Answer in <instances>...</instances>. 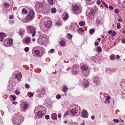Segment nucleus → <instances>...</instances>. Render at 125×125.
<instances>
[{"mask_svg":"<svg viewBox=\"0 0 125 125\" xmlns=\"http://www.w3.org/2000/svg\"><path fill=\"white\" fill-rule=\"evenodd\" d=\"M115 12L117 13H118L119 12V10L118 9H115L114 10Z\"/></svg>","mask_w":125,"mask_h":125,"instance_id":"obj_45","label":"nucleus"},{"mask_svg":"<svg viewBox=\"0 0 125 125\" xmlns=\"http://www.w3.org/2000/svg\"><path fill=\"white\" fill-rule=\"evenodd\" d=\"M120 56L118 55H116V58H117L118 59L120 58Z\"/></svg>","mask_w":125,"mask_h":125,"instance_id":"obj_57","label":"nucleus"},{"mask_svg":"<svg viewBox=\"0 0 125 125\" xmlns=\"http://www.w3.org/2000/svg\"><path fill=\"white\" fill-rule=\"evenodd\" d=\"M52 118L54 120L56 119L57 118L56 114L55 113L52 114Z\"/></svg>","mask_w":125,"mask_h":125,"instance_id":"obj_22","label":"nucleus"},{"mask_svg":"<svg viewBox=\"0 0 125 125\" xmlns=\"http://www.w3.org/2000/svg\"><path fill=\"white\" fill-rule=\"evenodd\" d=\"M102 3L104 5L105 7L107 9L108 8V6L107 4L104 2L102 1H101Z\"/></svg>","mask_w":125,"mask_h":125,"instance_id":"obj_29","label":"nucleus"},{"mask_svg":"<svg viewBox=\"0 0 125 125\" xmlns=\"http://www.w3.org/2000/svg\"><path fill=\"white\" fill-rule=\"evenodd\" d=\"M15 92L16 94L17 95H19L20 93V92L19 91H18L17 90H16L15 91Z\"/></svg>","mask_w":125,"mask_h":125,"instance_id":"obj_52","label":"nucleus"},{"mask_svg":"<svg viewBox=\"0 0 125 125\" xmlns=\"http://www.w3.org/2000/svg\"><path fill=\"white\" fill-rule=\"evenodd\" d=\"M81 68L82 70L84 71L87 70L88 69L87 67L86 66L84 65L82 66H81Z\"/></svg>","mask_w":125,"mask_h":125,"instance_id":"obj_15","label":"nucleus"},{"mask_svg":"<svg viewBox=\"0 0 125 125\" xmlns=\"http://www.w3.org/2000/svg\"><path fill=\"white\" fill-rule=\"evenodd\" d=\"M45 118L47 119L48 120L49 119V115H47L45 116Z\"/></svg>","mask_w":125,"mask_h":125,"instance_id":"obj_47","label":"nucleus"},{"mask_svg":"<svg viewBox=\"0 0 125 125\" xmlns=\"http://www.w3.org/2000/svg\"><path fill=\"white\" fill-rule=\"evenodd\" d=\"M61 115L60 114H59L58 115V117L59 118L61 117Z\"/></svg>","mask_w":125,"mask_h":125,"instance_id":"obj_63","label":"nucleus"},{"mask_svg":"<svg viewBox=\"0 0 125 125\" xmlns=\"http://www.w3.org/2000/svg\"><path fill=\"white\" fill-rule=\"evenodd\" d=\"M94 11L93 10L91 9L90 10V12H89L88 13V14L89 15L91 16L93 15L94 13Z\"/></svg>","mask_w":125,"mask_h":125,"instance_id":"obj_18","label":"nucleus"},{"mask_svg":"<svg viewBox=\"0 0 125 125\" xmlns=\"http://www.w3.org/2000/svg\"><path fill=\"white\" fill-rule=\"evenodd\" d=\"M40 49H41L40 50H42V52H41V54H43L44 53V49L42 48H40Z\"/></svg>","mask_w":125,"mask_h":125,"instance_id":"obj_36","label":"nucleus"},{"mask_svg":"<svg viewBox=\"0 0 125 125\" xmlns=\"http://www.w3.org/2000/svg\"><path fill=\"white\" fill-rule=\"evenodd\" d=\"M120 85L121 86H122L123 87H125V81L124 80L122 81L120 83Z\"/></svg>","mask_w":125,"mask_h":125,"instance_id":"obj_26","label":"nucleus"},{"mask_svg":"<svg viewBox=\"0 0 125 125\" xmlns=\"http://www.w3.org/2000/svg\"><path fill=\"white\" fill-rule=\"evenodd\" d=\"M34 52L36 56H38L40 54V52L39 50H34Z\"/></svg>","mask_w":125,"mask_h":125,"instance_id":"obj_16","label":"nucleus"},{"mask_svg":"<svg viewBox=\"0 0 125 125\" xmlns=\"http://www.w3.org/2000/svg\"><path fill=\"white\" fill-rule=\"evenodd\" d=\"M67 89V88L66 86H64L62 89V91L64 93H65L66 92Z\"/></svg>","mask_w":125,"mask_h":125,"instance_id":"obj_25","label":"nucleus"},{"mask_svg":"<svg viewBox=\"0 0 125 125\" xmlns=\"http://www.w3.org/2000/svg\"><path fill=\"white\" fill-rule=\"evenodd\" d=\"M121 28L120 24V23H118L117 24V28L118 29H119Z\"/></svg>","mask_w":125,"mask_h":125,"instance_id":"obj_38","label":"nucleus"},{"mask_svg":"<svg viewBox=\"0 0 125 125\" xmlns=\"http://www.w3.org/2000/svg\"><path fill=\"white\" fill-rule=\"evenodd\" d=\"M97 52H101L102 51V50L101 48L99 46H98L97 48Z\"/></svg>","mask_w":125,"mask_h":125,"instance_id":"obj_27","label":"nucleus"},{"mask_svg":"<svg viewBox=\"0 0 125 125\" xmlns=\"http://www.w3.org/2000/svg\"><path fill=\"white\" fill-rule=\"evenodd\" d=\"M56 97L58 99H60L61 98V95H60L58 94L57 95Z\"/></svg>","mask_w":125,"mask_h":125,"instance_id":"obj_46","label":"nucleus"},{"mask_svg":"<svg viewBox=\"0 0 125 125\" xmlns=\"http://www.w3.org/2000/svg\"><path fill=\"white\" fill-rule=\"evenodd\" d=\"M83 114L81 115V116L83 118H87L88 116V113L87 111L84 110L82 111Z\"/></svg>","mask_w":125,"mask_h":125,"instance_id":"obj_8","label":"nucleus"},{"mask_svg":"<svg viewBox=\"0 0 125 125\" xmlns=\"http://www.w3.org/2000/svg\"><path fill=\"white\" fill-rule=\"evenodd\" d=\"M27 29L30 31L31 33H32L31 35L32 37H33L36 35V29L35 27L32 26L28 25L27 26Z\"/></svg>","mask_w":125,"mask_h":125,"instance_id":"obj_3","label":"nucleus"},{"mask_svg":"<svg viewBox=\"0 0 125 125\" xmlns=\"http://www.w3.org/2000/svg\"><path fill=\"white\" fill-rule=\"evenodd\" d=\"M116 34V32H115L114 31L112 33V35L113 36H115Z\"/></svg>","mask_w":125,"mask_h":125,"instance_id":"obj_55","label":"nucleus"},{"mask_svg":"<svg viewBox=\"0 0 125 125\" xmlns=\"http://www.w3.org/2000/svg\"><path fill=\"white\" fill-rule=\"evenodd\" d=\"M25 87L26 88H29L30 87V86L28 84L26 83L25 84Z\"/></svg>","mask_w":125,"mask_h":125,"instance_id":"obj_53","label":"nucleus"},{"mask_svg":"<svg viewBox=\"0 0 125 125\" xmlns=\"http://www.w3.org/2000/svg\"><path fill=\"white\" fill-rule=\"evenodd\" d=\"M76 110L74 109H73L71 111V113L73 115H74L76 113Z\"/></svg>","mask_w":125,"mask_h":125,"instance_id":"obj_23","label":"nucleus"},{"mask_svg":"<svg viewBox=\"0 0 125 125\" xmlns=\"http://www.w3.org/2000/svg\"><path fill=\"white\" fill-rule=\"evenodd\" d=\"M10 5L9 3H5L4 5V7L6 8H8L9 7Z\"/></svg>","mask_w":125,"mask_h":125,"instance_id":"obj_32","label":"nucleus"},{"mask_svg":"<svg viewBox=\"0 0 125 125\" xmlns=\"http://www.w3.org/2000/svg\"><path fill=\"white\" fill-rule=\"evenodd\" d=\"M62 16L63 17V19L64 20H66L67 19L68 17V15L67 13L64 12L62 15Z\"/></svg>","mask_w":125,"mask_h":125,"instance_id":"obj_10","label":"nucleus"},{"mask_svg":"<svg viewBox=\"0 0 125 125\" xmlns=\"http://www.w3.org/2000/svg\"><path fill=\"white\" fill-rule=\"evenodd\" d=\"M12 103L14 104H17V102H13Z\"/></svg>","mask_w":125,"mask_h":125,"instance_id":"obj_64","label":"nucleus"},{"mask_svg":"<svg viewBox=\"0 0 125 125\" xmlns=\"http://www.w3.org/2000/svg\"><path fill=\"white\" fill-rule=\"evenodd\" d=\"M20 32H19L20 35L21 36L23 35L24 34V32L25 31V30L24 29L20 28Z\"/></svg>","mask_w":125,"mask_h":125,"instance_id":"obj_14","label":"nucleus"},{"mask_svg":"<svg viewBox=\"0 0 125 125\" xmlns=\"http://www.w3.org/2000/svg\"><path fill=\"white\" fill-rule=\"evenodd\" d=\"M80 25L81 26H83L85 25V22L84 21H81L79 22Z\"/></svg>","mask_w":125,"mask_h":125,"instance_id":"obj_19","label":"nucleus"},{"mask_svg":"<svg viewBox=\"0 0 125 125\" xmlns=\"http://www.w3.org/2000/svg\"><path fill=\"white\" fill-rule=\"evenodd\" d=\"M96 3L98 5H99L101 3V2L99 0H98L97 1Z\"/></svg>","mask_w":125,"mask_h":125,"instance_id":"obj_50","label":"nucleus"},{"mask_svg":"<svg viewBox=\"0 0 125 125\" xmlns=\"http://www.w3.org/2000/svg\"><path fill=\"white\" fill-rule=\"evenodd\" d=\"M25 9H23L22 10V11L21 12V13L22 14H23L25 13V14H26L28 12L27 10L25 11Z\"/></svg>","mask_w":125,"mask_h":125,"instance_id":"obj_28","label":"nucleus"},{"mask_svg":"<svg viewBox=\"0 0 125 125\" xmlns=\"http://www.w3.org/2000/svg\"><path fill=\"white\" fill-rule=\"evenodd\" d=\"M65 42L63 40L61 41L60 42V44L61 46H64L65 45Z\"/></svg>","mask_w":125,"mask_h":125,"instance_id":"obj_20","label":"nucleus"},{"mask_svg":"<svg viewBox=\"0 0 125 125\" xmlns=\"http://www.w3.org/2000/svg\"><path fill=\"white\" fill-rule=\"evenodd\" d=\"M50 51L51 53H53L54 52V49H52L50 50Z\"/></svg>","mask_w":125,"mask_h":125,"instance_id":"obj_51","label":"nucleus"},{"mask_svg":"<svg viewBox=\"0 0 125 125\" xmlns=\"http://www.w3.org/2000/svg\"><path fill=\"white\" fill-rule=\"evenodd\" d=\"M28 107V104L25 103L24 105V106L23 108L25 110H26Z\"/></svg>","mask_w":125,"mask_h":125,"instance_id":"obj_30","label":"nucleus"},{"mask_svg":"<svg viewBox=\"0 0 125 125\" xmlns=\"http://www.w3.org/2000/svg\"><path fill=\"white\" fill-rule=\"evenodd\" d=\"M22 77L21 74L20 73H17L15 75V77L17 79H19Z\"/></svg>","mask_w":125,"mask_h":125,"instance_id":"obj_12","label":"nucleus"},{"mask_svg":"<svg viewBox=\"0 0 125 125\" xmlns=\"http://www.w3.org/2000/svg\"><path fill=\"white\" fill-rule=\"evenodd\" d=\"M12 122L16 125L20 124L23 121V117L17 114L14 115L12 120Z\"/></svg>","mask_w":125,"mask_h":125,"instance_id":"obj_1","label":"nucleus"},{"mask_svg":"<svg viewBox=\"0 0 125 125\" xmlns=\"http://www.w3.org/2000/svg\"><path fill=\"white\" fill-rule=\"evenodd\" d=\"M37 115L39 118H42L44 115V114L43 113L38 112H37Z\"/></svg>","mask_w":125,"mask_h":125,"instance_id":"obj_13","label":"nucleus"},{"mask_svg":"<svg viewBox=\"0 0 125 125\" xmlns=\"http://www.w3.org/2000/svg\"><path fill=\"white\" fill-rule=\"evenodd\" d=\"M79 9L78 7L76 5L74 6L73 7V11H77Z\"/></svg>","mask_w":125,"mask_h":125,"instance_id":"obj_17","label":"nucleus"},{"mask_svg":"<svg viewBox=\"0 0 125 125\" xmlns=\"http://www.w3.org/2000/svg\"><path fill=\"white\" fill-rule=\"evenodd\" d=\"M77 65H74L72 67L73 69V74H77L78 72V69L77 67Z\"/></svg>","mask_w":125,"mask_h":125,"instance_id":"obj_6","label":"nucleus"},{"mask_svg":"<svg viewBox=\"0 0 125 125\" xmlns=\"http://www.w3.org/2000/svg\"><path fill=\"white\" fill-rule=\"evenodd\" d=\"M112 32V30H110L109 31H108V33L109 34H111Z\"/></svg>","mask_w":125,"mask_h":125,"instance_id":"obj_62","label":"nucleus"},{"mask_svg":"<svg viewBox=\"0 0 125 125\" xmlns=\"http://www.w3.org/2000/svg\"><path fill=\"white\" fill-rule=\"evenodd\" d=\"M56 11V8H52L51 9V11L52 13H55Z\"/></svg>","mask_w":125,"mask_h":125,"instance_id":"obj_31","label":"nucleus"},{"mask_svg":"<svg viewBox=\"0 0 125 125\" xmlns=\"http://www.w3.org/2000/svg\"><path fill=\"white\" fill-rule=\"evenodd\" d=\"M96 23L97 24H99L100 23V21L98 19H96Z\"/></svg>","mask_w":125,"mask_h":125,"instance_id":"obj_42","label":"nucleus"},{"mask_svg":"<svg viewBox=\"0 0 125 125\" xmlns=\"http://www.w3.org/2000/svg\"><path fill=\"white\" fill-rule=\"evenodd\" d=\"M6 34L3 32H1L0 33V41L2 42L4 40V38L6 37Z\"/></svg>","mask_w":125,"mask_h":125,"instance_id":"obj_7","label":"nucleus"},{"mask_svg":"<svg viewBox=\"0 0 125 125\" xmlns=\"http://www.w3.org/2000/svg\"><path fill=\"white\" fill-rule=\"evenodd\" d=\"M113 120L116 123H118L119 122V120L117 119H114Z\"/></svg>","mask_w":125,"mask_h":125,"instance_id":"obj_40","label":"nucleus"},{"mask_svg":"<svg viewBox=\"0 0 125 125\" xmlns=\"http://www.w3.org/2000/svg\"><path fill=\"white\" fill-rule=\"evenodd\" d=\"M29 94H30V95L31 96H32L33 95V94L30 92H29Z\"/></svg>","mask_w":125,"mask_h":125,"instance_id":"obj_56","label":"nucleus"},{"mask_svg":"<svg viewBox=\"0 0 125 125\" xmlns=\"http://www.w3.org/2000/svg\"><path fill=\"white\" fill-rule=\"evenodd\" d=\"M118 21L119 22H121L122 21V20L121 19L119 18L118 19Z\"/></svg>","mask_w":125,"mask_h":125,"instance_id":"obj_60","label":"nucleus"},{"mask_svg":"<svg viewBox=\"0 0 125 125\" xmlns=\"http://www.w3.org/2000/svg\"><path fill=\"white\" fill-rule=\"evenodd\" d=\"M31 38L30 37H28L25 39V42L26 44H28L31 42Z\"/></svg>","mask_w":125,"mask_h":125,"instance_id":"obj_11","label":"nucleus"},{"mask_svg":"<svg viewBox=\"0 0 125 125\" xmlns=\"http://www.w3.org/2000/svg\"><path fill=\"white\" fill-rule=\"evenodd\" d=\"M110 57V59L111 60H114L115 59V56L114 54L111 55Z\"/></svg>","mask_w":125,"mask_h":125,"instance_id":"obj_24","label":"nucleus"},{"mask_svg":"<svg viewBox=\"0 0 125 125\" xmlns=\"http://www.w3.org/2000/svg\"><path fill=\"white\" fill-rule=\"evenodd\" d=\"M109 9L111 10H113L114 9L113 7L112 6L110 5L109 6Z\"/></svg>","mask_w":125,"mask_h":125,"instance_id":"obj_49","label":"nucleus"},{"mask_svg":"<svg viewBox=\"0 0 125 125\" xmlns=\"http://www.w3.org/2000/svg\"><path fill=\"white\" fill-rule=\"evenodd\" d=\"M110 98L109 97V96H108L107 97V98L105 99V101H104L105 103H106V101H107L109 99H110Z\"/></svg>","mask_w":125,"mask_h":125,"instance_id":"obj_48","label":"nucleus"},{"mask_svg":"<svg viewBox=\"0 0 125 125\" xmlns=\"http://www.w3.org/2000/svg\"><path fill=\"white\" fill-rule=\"evenodd\" d=\"M62 21H58L56 22V25L57 26H60L62 24Z\"/></svg>","mask_w":125,"mask_h":125,"instance_id":"obj_21","label":"nucleus"},{"mask_svg":"<svg viewBox=\"0 0 125 125\" xmlns=\"http://www.w3.org/2000/svg\"><path fill=\"white\" fill-rule=\"evenodd\" d=\"M98 42H96L94 43V45L95 46H97L98 45Z\"/></svg>","mask_w":125,"mask_h":125,"instance_id":"obj_54","label":"nucleus"},{"mask_svg":"<svg viewBox=\"0 0 125 125\" xmlns=\"http://www.w3.org/2000/svg\"><path fill=\"white\" fill-rule=\"evenodd\" d=\"M78 30L79 31H81L82 32H83L84 31V30L82 28H79Z\"/></svg>","mask_w":125,"mask_h":125,"instance_id":"obj_44","label":"nucleus"},{"mask_svg":"<svg viewBox=\"0 0 125 125\" xmlns=\"http://www.w3.org/2000/svg\"><path fill=\"white\" fill-rule=\"evenodd\" d=\"M13 18V16L12 15H10L9 17V18L10 19H11Z\"/></svg>","mask_w":125,"mask_h":125,"instance_id":"obj_59","label":"nucleus"},{"mask_svg":"<svg viewBox=\"0 0 125 125\" xmlns=\"http://www.w3.org/2000/svg\"><path fill=\"white\" fill-rule=\"evenodd\" d=\"M91 118L92 119L94 120V119L95 117L93 115L91 116Z\"/></svg>","mask_w":125,"mask_h":125,"instance_id":"obj_61","label":"nucleus"},{"mask_svg":"<svg viewBox=\"0 0 125 125\" xmlns=\"http://www.w3.org/2000/svg\"><path fill=\"white\" fill-rule=\"evenodd\" d=\"M12 42V40L10 39H6L4 42V45L6 47L10 46Z\"/></svg>","mask_w":125,"mask_h":125,"instance_id":"obj_4","label":"nucleus"},{"mask_svg":"<svg viewBox=\"0 0 125 125\" xmlns=\"http://www.w3.org/2000/svg\"><path fill=\"white\" fill-rule=\"evenodd\" d=\"M122 42L123 43H125V39H123L122 40Z\"/></svg>","mask_w":125,"mask_h":125,"instance_id":"obj_58","label":"nucleus"},{"mask_svg":"<svg viewBox=\"0 0 125 125\" xmlns=\"http://www.w3.org/2000/svg\"><path fill=\"white\" fill-rule=\"evenodd\" d=\"M95 31L93 29H91L90 30L89 33L90 34H92Z\"/></svg>","mask_w":125,"mask_h":125,"instance_id":"obj_33","label":"nucleus"},{"mask_svg":"<svg viewBox=\"0 0 125 125\" xmlns=\"http://www.w3.org/2000/svg\"><path fill=\"white\" fill-rule=\"evenodd\" d=\"M67 36L69 39H71L72 37V36L70 34H67Z\"/></svg>","mask_w":125,"mask_h":125,"instance_id":"obj_34","label":"nucleus"},{"mask_svg":"<svg viewBox=\"0 0 125 125\" xmlns=\"http://www.w3.org/2000/svg\"><path fill=\"white\" fill-rule=\"evenodd\" d=\"M34 13L33 11H30L27 16V18L29 20L32 19L34 17Z\"/></svg>","mask_w":125,"mask_h":125,"instance_id":"obj_5","label":"nucleus"},{"mask_svg":"<svg viewBox=\"0 0 125 125\" xmlns=\"http://www.w3.org/2000/svg\"><path fill=\"white\" fill-rule=\"evenodd\" d=\"M29 49V48L28 47H26L24 48V51L26 52H28Z\"/></svg>","mask_w":125,"mask_h":125,"instance_id":"obj_35","label":"nucleus"},{"mask_svg":"<svg viewBox=\"0 0 125 125\" xmlns=\"http://www.w3.org/2000/svg\"><path fill=\"white\" fill-rule=\"evenodd\" d=\"M45 21L42 24H40L41 28L43 31L46 30V28H49L50 27L52 24L51 22L48 19L45 20Z\"/></svg>","mask_w":125,"mask_h":125,"instance_id":"obj_2","label":"nucleus"},{"mask_svg":"<svg viewBox=\"0 0 125 125\" xmlns=\"http://www.w3.org/2000/svg\"><path fill=\"white\" fill-rule=\"evenodd\" d=\"M10 96L12 97V99L13 100H15L16 98V97L13 95H11Z\"/></svg>","mask_w":125,"mask_h":125,"instance_id":"obj_41","label":"nucleus"},{"mask_svg":"<svg viewBox=\"0 0 125 125\" xmlns=\"http://www.w3.org/2000/svg\"><path fill=\"white\" fill-rule=\"evenodd\" d=\"M69 114V112L68 111H67L64 114V117L65 116L68 115Z\"/></svg>","mask_w":125,"mask_h":125,"instance_id":"obj_39","label":"nucleus"},{"mask_svg":"<svg viewBox=\"0 0 125 125\" xmlns=\"http://www.w3.org/2000/svg\"><path fill=\"white\" fill-rule=\"evenodd\" d=\"M48 2L50 4L52 5L53 3V0H48Z\"/></svg>","mask_w":125,"mask_h":125,"instance_id":"obj_37","label":"nucleus"},{"mask_svg":"<svg viewBox=\"0 0 125 125\" xmlns=\"http://www.w3.org/2000/svg\"><path fill=\"white\" fill-rule=\"evenodd\" d=\"M91 0H88L86 1V2L88 4L90 5L91 4V3L90 2Z\"/></svg>","mask_w":125,"mask_h":125,"instance_id":"obj_43","label":"nucleus"},{"mask_svg":"<svg viewBox=\"0 0 125 125\" xmlns=\"http://www.w3.org/2000/svg\"><path fill=\"white\" fill-rule=\"evenodd\" d=\"M84 82L83 84L84 87L85 88L87 87L88 86L89 82L86 80H84Z\"/></svg>","mask_w":125,"mask_h":125,"instance_id":"obj_9","label":"nucleus"}]
</instances>
